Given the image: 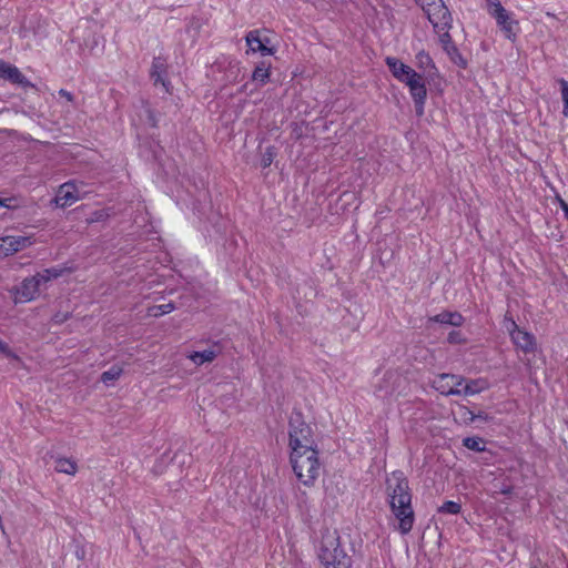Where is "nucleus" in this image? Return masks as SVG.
Listing matches in <instances>:
<instances>
[{"label": "nucleus", "mask_w": 568, "mask_h": 568, "mask_svg": "<svg viewBox=\"0 0 568 568\" xmlns=\"http://www.w3.org/2000/svg\"><path fill=\"white\" fill-rule=\"evenodd\" d=\"M386 496L390 513L398 521V531L402 535L409 534L414 527L415 514L408 480L402 471H393L387 477Z\"/></svg>", "instance_id": "nucleus-1"}, {"label": "nucleus", "mask_w": 568, "mask_h": 568, "mask_svg": "<svg viewBox=\"0 0 568 568\" xmlns=\"http://www.w3.org/2000/svg\"><path fill=\"white\" fill-rule=\"evenodd\" d=\"M64 268L50 267L44 268L33 276L26 277L19 285L11 291L16 303H28L36 300L40 292L47 290L52 280L60 277Z\"/></svg>", "instance_id": "nucleus-2"}, {"label": "nucleus", "mask_w": 568, "mask_h": 568, "mask_svg": "<svg viewBox=\"0 0 568 568\" xmlns=\"http://www.w3.org/2000/svg\"><path fill=\"white\" fill-rule=\"evenodd\" d=\"M321 564L325 568H351L352 559L339 544V536L336 531H326L317 552Z\"/></svg>", "instance_id": "nucleus-3"}, {"label": "nucleus", "mask_w": 568, "mask_h": 568, "mask_svg": "<svg viewBox=\"0 0 568 568\" xmlns=\"http://www.w3.org/2000/svg\"><path fill=\"white\" fill-rule=\"evenodd\" d=\"M290 454L312 450L317 448L312 427L302 418L300 413H294L288 423Z\"/></svg>", "instance_id": "nucleus-4"}, {"label": "nucleus", "mask_w": 568, "mask_h": 568, "mask_svg": "<svg viewBox=\"0 0 568 568\" xmlns=\"http://www.w3.org/2000/svg\"><path fill=\"white\" fill-rule=\"evenodd\" d=\"M290 463L296 478L305 486H312L321 474L318 449L290 454Z\"/></svg>", "instance_id": "nucleus-5"}, {"label": "nucleus", "mask_w": 568, "mask_h": 568, "mask_svg": "<svg viewBox=\"0 0 568 568\" xmlns=\"http://www.w3.org/2000/svg\"><path fill=\"white\" fill-rule=\"evenodd\" d=\"M423 9L436 32H442L450 28L452 17L442 0H433L429 4H425Z\"/></svg>", "instance_id": "nucleus-6"}, {"label": "nucleus", "mask_w": 568, "mask_h": 568, "mask_svg": "<svg viewBox=\"0 0 568 568\" xmlns=\"http://www.w3.org/2000/svg\"><path fill=\"white\" fill-rule=\"evenodd\" d=\"M83 183L75 182H67L60 185L55 197L54 203L57 206L67 207L75 203L85 196L87 191L83 190Z\"/></svg>", "instance_id": "nucleus-7"}, {"label": "nucleus", "mask_w": 568, "mask_h": 568, "mask_svg": "<svg viewBox=\"0 0 568 568\" xmlns=\"http://www.w3.org/2000/svg\"><path fill=\"white\" fill-rule=\"evenodd\" d=\"M36 243L33 235H7L0 237V257H7Z\"/></svg>", "instance_id": "nucleus-8"}, {"label": "nucleus", "mask_w": 568, "mask_h": 568, "mask_svg": "<svg viewBox=\"0 0 568 568\" xmlns=\"http://www.w3.org/2000/svg\"><path fill=\"white\" fill-rule=\"evenodd\" d=\"M464 382L459 375L439 374L434 377L432 385L442 395H462L460 387Z\"/></svg>", "instance_id": "nucleus-9"}, {"label": "nucleus", "mask_w": 568, "mask_h": 568, "mask_svg": "<svg viewBox=\"0 0 568 568\" xmlns=\"http://www.w3.org/2000/svg\"><path fill=\"white\" fill-rule=\"evenodd\" d=\"M406 388V379L397 374L388 373L383 378L376 389V395L381 398H392L400 395Z\"/></svg>", "instance_id": "nucleus-10"}, {"label": "nucleus", "mask_w": 568, "mask_h": 568, "mask_svg": "<svg viewBox=\"0 0 568 568\" xmlns=\"http://www.w3.org/2000/svg\"><path fill=\"white\" fill-rule=\"evenodd\" d=\"M406 87L408 88L410 97L414 101L416 113L422 115L424 113V106L427 99V89L424 77L416 72L413 80L408 81Z\"/></svg>", "instance_id": "nucleus-11"}, {"label": "nucleus", "mask_w": 568, "mask_h": 568, "mask_svg": "<svg viewBox=\"0 0 568 568\" xmlns=\"http://www.w3.org/2000/svg\"><path fill=\"white\" fill-rule=\"evenodd\" d=\"M245 40L248 47V52H258L263 57L273 55L276 52V49L270 45V39L267 37H263L258 30L250 31L246 34Z\"/></svg>", "instance_id": "nucleus-12"}, {"label": "nucleus", "mask_w": 568, "mask_h": 568, "mask_svg": "<svg viewBox=\"0 0 568 568\" xmlns=\"http://www.w3.org/2000/svg\"><path fill=\"white\" fill-rule=\"evenodd\" d=\"M510 337L515 346L524 353H531L536 349V338L532 334L524 331L511 322Z\"/></svg>", "instance_id": "nucleus-13"}, {"label": "nucleus", "mask_w": 568, "mask_h": 568, "mask_svg": "<svg viewBox=\"0 0 568 568\" xmlns=\"http://www.w3.org/2000/svg\"><path fill=\"white\" fill-rule=\"evenodd\" d=\"M385 63L389 68L393 77L405 85H407L408 81L413 80L416 74V71L413 68L405 64L397 58L387 57L385 59Z\"/></svg>", "instance_id": "nucleus-14"}, {"label": "nucleus", "mask_w": 568, "mask_h": 568, "mask_svg": "<svg viewBox=\"0 0 568 568\" xmlns=\"http://www.w3.org/2000/svg\"><path fill=\"white\" fill-rule=\"evenodd\" d=\"M498 27L504 32L505 37L511 41L516 39L518 22L513 18V14L507 10L494 14Z\"/></svg>", "instance_id": "nucleus-15"}, {"label": "nucleus", "mask_w": 568, "mask_h": 568, "mask_svg": "<svg viewBox=\"0 0 568 568\" xmlns=\"http://www.w3.org/2000/svg\"><path fill=\"white\" fill-rule=\"evenodd\" d=\"M437 33H438L439 43H440L443 50L450 58V60L457 65L465 67L466 61L463 59V57L458 52V49L453 43L452 38L448 33V30L437 32Z\"/></svg>", "instance_id": "nucleus-16"}, {"label": "nucleus", "mask_w": 568, "mask_h": 568, "mask_svg": "<svg viewBox=\"0 0 568 568\" xmlns=\"http://www.w3.org/2000/svg\"><path fill=\"white\" fill-rule=\"evenodd\" d=\"M165 62L161 58H155L152 63L151 77L155 83H161L166 92H169V82L164 78Z\"/></svg>", "instance_id": "nucleus-17"}, {"label": "nucleus", "mask_w": 568, "mask_h": 568, "mask_svg": "<svg viewBox=\"0 0 568 568\" xmlns=\"http://www.w3.org/2000/svg\"><path fill=\"white\" fill-rule=\"evenodd\" d=\"M429 321L452 326H460L464 322V317L457 312H442L430 317Z\"/></svg>", "instance_id": "nucleus-18"}, {"label": "nucleus", "mask_w": 568, "mask_h": 568, "mask_svg": "<svg viewBox=\"0 0 568 568\" xmlns=\"http://www.w3.org/2000/svg\"><path fill=\"white\" fill-rule=\"evenodd\" d=\"M488 387L486 379H473L467 383H463L460 390L462 395L471 396L485 390Z\"/></svg>", "instance_id": "nucleus-19"}, {"label": "nucleus", "mask_w": 568, "mask_h": 568, "mask_svg": "<svg viewBox=\"0 0 568 568\" xmlns=\"http://www.w3.org/2000/svg\"><path fill=\"white\" fill-rule=\"evenodd\" d=\"M415 60L417 68L422 69L424 72H427L428 74H430L433 70H436L433 59L424 50L419 51L416 54Z\"/></svg>", "instance_id": "nucleus-20"}, {"label": "nucleus", "mask_w": 568, "mask_h": 568, "mask_svg": "<svg viewBox=\"0 0 568 568\" xmlns=\"http://www.w3.org/2000/svg\"><path fill=\"white\" fill-rule=\"evenodd\" d=\"M216 353L213 349H204L202 352H193L187 358H190L195 365L200 366L204 363H211L215 359Z\"/></svg>", "instance_id": "nucleus-21"}, {"label": "nucleus", "mask_w": 568, "mask_h": 568, "mask_svg": "<svg viewBox=\"0 0 568 568\" xmlns=\"http://www.w3.org/2000/svg\"><path fill=\"white\" fill-rule=\"evenodd\" d=\"M54 469L58 473L74 475L78 470V465L72 459L61 457L55 460Z\"/></svg>", "instance_id": "nucleus-22"}, {"label": "nucleus", "mask_w": 568, "mask_h": 568, "mask_svg": "<svg viewBox=\"0 0 568 568\" xmlns=\"http://www.w3.org/2000/svg\"><path fill=\"white\" fill-rule=\"evenodd\" d=\"M270 78V64L265 62L258 63L252 74V80L258 82L260 84L266 83Z\"/></svg>", "instance_id": "nucleus-23"}, {"label": "nucleus", "mask_w": 568, "mask_h": 568, "mask_svg": "<svg viewBox=\"0 0 568 568\" xmlns=\"http://www.w3.org/2000/svg\"><path fill=\"white\" fill-rule=\"evenodd\" d=\"M123 369L119 365H113L110 369L105 371L101 375V381L105 385H111L113 382L119 379V377L122 375Z\"/></svg>", "instance_id": "nucleus-24"}, {"label": "nucleus", "mask_w": 568, "mask_h": 568, "mask_svg": "<svg viewBox=\"0 0 568 568\" xmlns=\"http://www.w3.org/2000/svg\"><path fill=\"white\" fill-rule=\"evenodd\" d=\"M558 84L560 85V95L562 101V115L568 118V81L565 79H558Z\"/></svg>", "instance_id": "nucleus-25"}, {"label": "nucleus", "mask_w": 568, "mask_h": 568, "mask_svg": "<svg viewBox=\"0 0 568 568\" xmlns=\"http://www.w3.org/2000/svg\"><path fill=\"white\" fill-rule=\"evenodd\" d=\"M4 79L19 84L24 83L26 80L24 75L20 72V70L11 64H9L6 71Z\"/></svg>", "instance_id": "nucleus-26"}, {"label": "nucleus", "mask_w": 568, "mask_h": 568, "mask_svg": "<svg viewBox=\"0 0 568 568\" xmlns=\"http://www.w3.org/2000/svg\"><path fill=\"white\" fill-rule=\"evenodd\" d=\"M463 444L466 448L475 452H483L485 449L484 440L479 437H466Z\"/></svg>", "instance_id": "nucleus-27"}, {"label": "nucleus", "mask_w": 568, "mask_h": 568, "mask_svg": "<svg viewBox=\"0 0 568 568\" xmlns=\"http://www.w3.org/2000/svg\"><path fill=\"white\" fill-rule=\"evenodd\" d=\"M174 310V304L172 303H166V304H162V305H154L152 307L149 308V314L151 316H162V315H165V314H169L171 313L172 311Z\"/></svg>", "instance_id": "nucleus-28"}, {"label": "nucleus", "mask_w": 568, "mask_h": 568, "mask_svg": "<svg viewBox=\"0 0 568 568\" xmlns=\"http://www.w3.org/2000/svg\"><path fill=\"white\" fill-rule=\"evenodd\" d=\"M462 510V506L459 503L448 500L445 501L439 508L438 511L443 514L457 515Z\"/></svg>", "instance_id": "nucleus-29"}, {"label": "nucleus", "mask_w": 568, "mask_h": 568, "mask_svg": "<svg viewBox=\"0 0 568 568\" xmlns=\"http://www.w3.org/2000/svg\"><path fill=\"white\" fill-rule=\"evenodd\" d=\"M276 156V151H275V148L274 146H267L264 151V153L262 154V159H261V165L263 168H267L272 164L274 158Z\"/></svg>", "instance_id": "nucleus-30"}, {"label": "nucleus", "mask_w": 568, "mask_h": 568, "mask_svg": "<svg viewBox=\"0 0 568 568\" xmlns=\"http://www.w3.org/2000/svg\"><path fill=\"white\" fill-rule=\"evenodd\" d=\"M487 11L493 17L506 9L501 6L499 0H486Z\"/></svg>", "instance_id": "nucleus-31"}, {"label": "nucleus", "mask_w": 568, "mask_h": 568, "mask_svg": "<svg viewBox=\"0 0 568 568\" xmlns=\"http://www.w3.org/2000/svg\"><path fill=\"white\" fill-rule=\"evenodd\" d=\"M447 339L452 344H460L464 343L466 339L458 331H453L448 334Z\"/></svg>", "instance_id": "nucleus-32"}, {"label": "nucleus", "mask_w": 568, "mask_h": 568, "mask_svg": "<svg viewBox=\"0 0 568 568\" xmlns=\"http://www.w3.org/2000/svg\"><path fill=\"white\" fill-rule=\"evenodd\" d=\"M0 206L7 207V209H16V207H18V203H17V200L13 197L1 199Z\"/></svg>", "instance_id": "nucleus-33"}, {"label": "nucleus", "mask_w": 568, "mask_h": 568, "mask_svg": "<svg viewBox=\"0 0 568 568\" xmlns=\"http://www.w3.org/2000/svg\"><path fill=\"white\" fill-rule=\"evenodd\" d=\"M0 352L3 353L7 357L16 358V355L11 352L8 344L0 341Z\"/></svg>", "instance_id": "nucleus-34"}, {"label": "nucleus", "mask_w": 568, "mask_h": 568, "mask_svg": "<svg viewBox=\"0 0 568 568\" xmlns=\"http://www.w3.org/2000/svg\"><path fill=\"white\" fill-rule=\"evenodd\" d=\"M59 94H60V97L64 98L68 102H72L73 101V95L69 91H67V90L61 89L59 91Z\"/></svg>", "instance_id": "nucleus-35"}, {"label": "nucleus", "mask_w": 568, "mask_h": 568, "mask_svg": "<svg viewBox=\"0 0 568 568\" xmlns=\"http://www.w3.org/2000/svg\"><path fill=\"white\" fill-rule=\"evenodd\" d=\"M558 202H559V205H560L566 219L568 220V203H566L562 199H558Z\"/></svg>", "instance_id": "nucleus-36"}, {"label": "nucleus", "mask_w": 568, "mask_h": 568, "mask_svg": "<svg viewBox=\"0 0 568 568\" xmlns=\"http://www.w3.org/2000/svg\"><path fill=\"white\" fill-rule=\"evenodd\" d=\"M9 67V63L0 61V79H4L6 71Z\"/></svg>", "instance_id": "nucleus-37"}, {"label": "nucleus", "mask_w": 568, "mask_h": 568, "mask_svg": "<svg viewBox=\"0 0 568 568\" xmlns=\"http://www.w3.org/2000/svg\"><path fill=\"white\" fill-rule=\"evenodd\" d=\"M417 3H419L422 7H425V4H429L433 2V0H416Z\"/></svg>", "instance_id": "nucleus-38"}]
</instances>
